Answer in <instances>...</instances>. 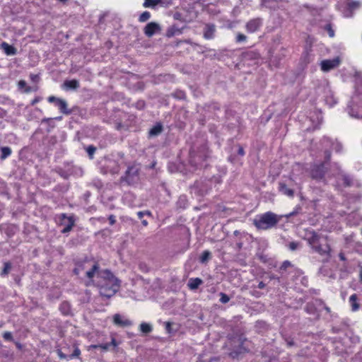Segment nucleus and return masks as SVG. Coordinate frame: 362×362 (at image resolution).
I'll return each mask as SVG.
<instances>
[{
    "mask_svg": "<svg viewBox=\"0 0 362 362\" xmlns=\"http://www.w3.org/2000/svg\"><path fill=\"white\" fill-rule=\"evenodd\" d=\"M203 284V281L199 278H191L189 279L187 286L190 290L197 289Z\"/></svg>",
    "mask_w": 362,
    "mask_h": 362,
    "instance_id": "16",
    "label": "nucleus"
},
{
    "mask_svg": "<svg viewBox=\"0 0 362 362\" xmlns=\"http://www.w3.org/2000/svg\"><path fill=\"white\" fill-rule=\"evenodd\" d=\"M58 100H59V98H56L54 96H49L47 98V100H48L49 103H54L55 105H56V103L57 102Z\"/></svg>",
    "mask_w": 362,
    "mask_h": 362,
    "instance_id": "37",
    "label": "nucleus"
},
{
    "mask_svg": "<svg viewBox=\"0 0 362 362\" xmlns=\"http://www.w3.org/2000/svg\"><path fill=\"white\" fill-rule=\"evenodd\" d=\"M139 168L137 165L129 166L124 177V180L129 184L133 185L139 180Z\"/></svg>",
    "mask_w": 362,
    "mask_h": 362,
    "instance_id": "6",
    "label": "nucleus"
},
{
    "mask_svg": "<svg viewBox=\"0 0 362 362\" xmlns=\"http://www.w3.org/2000/svg\"><path fill=\"white\" fill-rule=\"evenodd\" d=\"M246 57L257 59L259 58V54L255 52H249L246 54Z\"/></svg>",
    "mask_w": 362,
    "mask_h": 362,
    "instance_id": "32",
    "label": "nucleus"
},
{
    "mask_svg": "<svg viewBox=\"0 0 362 362\" xmlns=\"http://www.w3.org/2000/svg\"><path fill=\"white\" fill-rule=\"evenodd\" d=\"M282 216L272 211L257 215L254 219V225L260 230H268L274 228L281 221Z\"/></svg>",
    "mask_w": 362,
    "mask_h": 362,
    "instance_id": "3",
    "label": "nucleus"
},
{
    "mask_svg": "<svg viewBox=\"0 0 362 362\" xmlns=\"http://www.w3.org/2000/svg\"><path fill=\"white\" fill-rule=\"evenodd\" d=\"M140 330L143 333L148 334V333H150L152 331V327H151V325H149L148 323L142 322L140 325Z\"/></svg>",
    "mask_w": 362,
    "mask_h": 362,
    "instance_id": "23",
    "label": "nucleus"
},
{
    "mask_svg": "<svg viewBox=\"0 0 362 362\" xmlns=\"http://www.w3.org/2000/svg\"><path fill=\"white\" fill-rule=\"evenodd\" d=\"M30 78H31L32 81H37V79H38V78H39V77H38V76H37V75L31 74V75H30Z\"/></svg>",
    "mask_w": 362,
    "mask_h": 362,
    "instance_id": "43",
    "label": "nucleus"
},
{
    "mask_svg": "<svg viewBox=\"0 0 362 362\" xmlns=\"http://www.w3.org/2000/svg\"><path fill=\"white\" fill-rule=\"evenodd\" d=\"M238 154L241 156L245 155V151L243 147L239 146L238 148Z\"/></svg>",
    "mask_w": 362,
    "mask_h": 362,
    "instance_id": "41",
    "label": "nucleus"
},
{
    "mask_svg": "<svg viewBox=\"0 0 362 362\" xmlns=\"http://www.w3.org/2000/svg\"><path fill=\"white\" fill-rule=\"evenodd\" d=\"M57 354L62 359L71 361L75 358H78L81 354V351L75 344L71 346L66 344L57 350Z\"/></svg>",
    "mask_w": 362,
    "mask_h": 362,
    "instance_id": "4",
    "label": "nucleus"
},
{
    "mask_svg": "<svg viewBox=\"0 0 362 362\" xmlns=\"http://www.w3.org/2000/svg\"><path fill=\"white\" fill-rule=\"evenodd\" d=\"M279 190L282 194H284L289 197H292L293 196V189L288 188L285 184H283V183L280 184Z\"/></svg>",
    "mask_w": 362,
    "mask_h": 362,
    "instance_id": "21",
    "label": "nucleus"
},
{
    "mask_svg": "<svg viewBox=\"0 0 362 362\" xmlns=\"http://www.w3.org/2000/svg\"><path fill=\"white\" fill-rule=\"evenodd\" d=\"M55 105L58 107L63 114L69 115L70 113V111L67 108V103L64 100L59 98Z\"/></svg>",
    "mask_w": 362,
    "mask_h": 362,
    "instance_id": "17",
    "label": "nucleus"
},
{
    "mask_svg": "<svg viewBox=\"0 0 362 362\" xmlns=\"http://www.w3.org/2000/svg\"><path fill=\"white\" fill-rule=\"evenodd\" d=\"M300 246V243L298 242H291L288 245V248L291 251L297 250Z\"/></svg>",
    "mask_w": 362,
    "mask_h": 362,
    "instance_id": "29",
    "label": "nucleus"
},
{
    "mask_svg": "<svg viewBox=\"0 0 362 362\" xmlns=\"http://www.w3.org/2000/svg\"><path fill=\"white\" fill-rule=\"evenodd\" d=\"M96 148L93 146H89L86 148V151L90 158H93V154L95 152Z\"/></svg>",
    "mask_w": 362,
    "mask_h": 362,
    "instance_id": "30",
    "label": "nucleus"
},
{
    "mask_svg": "<svg viewBox=\"0 0 362 362\" xmlns=\"http://www.w3.org/2000/svg\"><path fill=\"white\" fill-rule=\"evenodd\" d=\"M311 306H312V305H310V304H308V305H307V307H306V310H307V312H308V313H313L311 310H310V308Z\"/></svg>",
    "mask_w": 362,
    "mask_h": 362,
    "instance_id": "48",
    "label": "nucleus"
},
{
    "mask_svg": "<svg viewBox=\"0 0 362 362\" xmlns=\"http://www.w3.org/2000/svg\"><path fill=\"white\" fill-rule=\"evenodd\" d=\"M246 39H247V37L242 33H238L236 36V42H244L246 40Z\"/></svg>",
    "mask_w": 362,
    "mask_h": 362,
    "instance_id": "34",
    "label": "nucleus"
},
{
    "mask_svg": "<svg viewBox=\"0 0 362 362\" xmlns=\"http://www.w3.org/2000/svg\"><path fill=\"white\" fill-rule=\"evenodd\" d=\"M150 18H151V13L148 11H144L140 15L139 20L140 22H146Z\"/></svg>",
    "mask_w": 362,
    "mask_h": 362,
    "instance_id": "25",
    "label": "nucleus"
},
{
    "mask_svg": "<svg viewBox=\"0 0 362 362\" xmlns=\"http://www.w3.org/2000/svg\"><path fill=\"white\" fill-rule=\"evenodd\" d=\"M339 64V57H336L332 59H325L320 62V68L323 72H328Z\"/></svg>",
    "mask_w": 362,
    "mask_h": 362,
    "instance_id": "7",
    "label": "nucleus"
},
{
    "mask_svg": "<svg viewBox=\"0 0 362 362\" xmlns=\"http://www.w3.org/2000/svg\"><path fill=\"white\" fill-rule=\"evenodd\" d=\"M144 214V212H142V211H139L137 213V215H138L139 218H141L143 217Z\"/></svg>",
    "mask_w": 362,
    "mask_h": 362,
    "instance_id": "46",
    "label": "nucleus"
},
{
    "mask_svg": "<svg viewBox=\"0 0 362 362\" xmlns=\"http://www.w3.org/2000/svg\"><path fill=\"white\" fill-rule=\"evenodd\" d=\"M74 272L86 280V286L95 284L98 286L100 295L106 298H110L119 289L117 279L108 270H99L98 264L93 259H86L78 262Z\"/></svg>",
    "mask_w": 362,
    "mask_h": 362,
    "instance_id": "1",
    "label": "nucleus"
},
{
    "mask_svg": "<svg viewBox=\"0 0 362 362\" xmlns=\"http://www.w3.org/2000/svg\"><path fill=\"white\" fill-rule=\"evenodd\" d=\"M61 221L62 225L64 226V228L62 230L63 233L69 232L74 226L75 219L73 216H67L65 214H62Z\"/></svg>",
    "mask_w": 362,
    "mask_h": 362,
    "instance_id": "8",
    "label": "nucleus"
},
{
    "mask_svg": "<svg viewBox=\"0 0 362 362\" xmlns=\"http://www.w3.org/2000/svg\"><path fill=\"white\" fill-rule=\"evenodd\" d=\"M9 228H11V231L13 233H15V230H16V229L15 226H10Z\"/></svg>",
    "mask_w": 362,
    "mask_h": 362,
    "instance_id": "49",
    "label": "nucleus"
},
{
    "mask_svg": "<svg viewBox=\"0 0 362 362\" xmlns=\"http://www.w3.org/2000/svg\"><path fill=\"white\" fill-rule=\"evenodd\" d=\"M130 197H132V194H126L124 197H123V199L124 201H126L127 199H129Z\"/></svg>",
    "mask_w": 362,
    "mask_h": 362,
    "instance_id": "45",
    "label": "nucleus"
},
{
    "mask_svg": "<svg viewBox=\"0 0 362 362\" xmlns=\"http://www.w3.org/2000/svg\"><path fill=\"white\" fill-rule=\"evenodd\" d=\"M144 214H146L147 215H150L151 214V213L149 211H146V212H144Z\"/></svg>",
    "mask_w": 362,
    "mask_h": 362,
    "instance_id": "55",
    "label": "nucleus"
},
{
    "mask_svg": "<svg viewBox=\"0 0 362 362\" xmlns=\"http://www.w3.org/2000/svg\"><path fill=\"white\" fill-rule=\"evenodd\" d=\"M58 1H60V2H63V3L67 1V0H58Z\"/></svg>",
    "mask_w": 362,
    "mask_h": 362,
    "instance_id": "54",
    "label": "nucleus"
},
{
    "mask_svg": "<svg viewBox=\"0 0 362 362\" xmlns=\"http://www.w3.org/2000/svg\"><path fill=\"white\" fill-rule=\"evenodd\" d=\"M158 4V2L157 0H145L144 3V6L146 8L156 6Z\"/></svg>",
    "mask_w": 362,
    "mask_h": 362,
    "instance_id": "27",
    "label": "nucleus"
},
{
    "mask_svg": "<svg viewBox=\"0 0 362 362\" xmlns=\"http://www.w3.org/2000/svg\"><path fill=\"white\" fill-rule=\"evenodd\" d=\"M309 245L314 252L322 256L329 257L331 250L327 240L317 234L315 231L308 233L306 238Z\"/></svg>",
    "mask_w": 362,
    "mask_h": 362,
    "instance_id": "2",
    "label": "nucleus"
},
{
    "mask_svg": "<svg viewBox=\"0 0 362 362\" xmlns=\"http://www.w3.org/2000/svg\"><path fill=\"white\" fill-rule=\"evenodd\" d=\"M142 223L144 225V226H146L148 224L147 221H142Z\"/></svg>",
    "mask_w": 362,
    "mask_h": 362,
    "instance_id": "51",
    "label": "nucleus"
},
{
    "mask_svg": "<svg viewBox=\"0 0 362 362\" xmlns=\"http://www.w3.org/2000/svg\"><path fill=\"white\" fill-rule=\"evenodd\" d=\"M160 25L154 22L148 23L144 28V33L147 37H152L153 35L159 32Z\"/></svg>",
    "mask_w": 362,
    "mask_h": 362,
    "instance_id": "10",
    "label": "nucleus"
},
{
    "mask_svg": "<svg viewBox=\"0 0 362 362\" xmlns=\"http://www.w3.org/2000/svg\"><path fill=\"white\" fill-rule=\"evenodd\" d=\"M265 286H266V284L263 281H260L258 284L257 288L259 289H263L265 288Z\"/></svg>",
    "mask_w": 362,
    "mask_h": 362,
    "instance_id": "42",
    "label": "nucleus"
},
{
    "mask_svg": "<svg viewBox=\"0 0 362 362\" xmlns=\"http://www.w3.org/2000/svg\"><path fill=\"white\" fill-rule=\"evenodd\" d=\"M291 264L289 261H285L283 262L281 267V269L283 270V269H286L288 267H291Z\"/></svg>",
    "mask_w": 362,
    "mask_h": 362,
    "instance_id": "35",
    "label": "nucleus"
},
{
    "mask_svg": "<svg viewBox=\"0 0 362 362\" xmlns=\"http://www.w3.org/2000/svg\"><path fill=\"white\" fill-rule=\"evenodd\" d=\"M0 151H1V156H0V158L1 160H4L5 159H6L8 157H9L11 153H12V150L10 147L8 146H3V147H1L0 148Z\"/></svg>",
    "mask_w": 362,
    "mask_h": 362,
    "instance_id": "20",
    "label": "nucleus"
},
{
    "mask_svg": "<svg viewBox=\"0 0 362 362\" xmlns=\"http://www.w3.org/2000/svg\"><path fill=\"white\" fill-rule=\"evenodd\" d=\"M63 86L66 90H75L79 87V82L76 79L65 81Z\"/></svg>",
    "mask_w": 362,
    "mask_h": 362,
    "instance_id": "18",
    "label": "nucleus"
},
{
    "mask_svg": "<svg viewBox=\"0 0 362 362\" xmlns=\"http://www.w3.org/2000/svg\"><path fill=\"white\" fill-rule=\"evenodd\" d=\"M162 130V125L160 123H158L149 130V135L151 136H156L161 133Z\"/></svg>",
    "mask_w": 362,
    "mask_h": 362,
    "instance_id": "19",
    "label": "nucleus"
},
{
    "mask_svg": "<svg viewBox=\"0 0 362 362\" xmlns=\"http://www.w3.org/2000/svg\"><path fill=\"white\" fill-rule=\"evenodd\" d=\"M325 30L327 32L330 37H333L334 36V31L330 24H327L325 27Z\"/></svg>",
    "mask_w": 362,
    "mask_h": 362,
    "instance_id": "28",
    "label": "nucleus"
},
{
    "mask_svg": "<svg viewBox=\"0 0 362 362\" xmlns=\"http://www.w3.org/2000/svg\"><path fill=\"white\" fill-rule=\"evenodd\" d=\"M323 308H325L327 312H329V309L327 307L324 306Z\"/></svg>",
    "mask_w": 362,
    "mask_h": 362,
    "instance_id": "53",
    "label": "nucleus"
},
{
    "mask_svg": "<svg viewBox=\"0 0 362 362\" xmlns=\"http://www.w3.org/2000/svg\"><path fill=\"white\" fill-rule=\"evenodd\" d=\"M207 157V155L206 153L202 155H197L194 151H191L189 152V167L188 169L189 172H194L199 168L202 167V162L205 160V158Z\"/></svg>",
    "mask_w": 362,
    "mask_h": 362,
    "instance_id": "5",
    "label": "nucleus"
},
{
    "mask_svg": "<svg viewBox=\"0 0 362 362\" xmlns=\"http://www.w3.org/2000/svg\"><path fill=\"white\" fill-rule=\"evenodd\" d=\"M18 86L21 88L25 87L26 86V82L25 81H23V80L20 81L18 82Z\"/></svg>",
    "mask_w": 362,
    "mask_h": 362,
    "instance_id": "40",
    "label": "nucleus"
},
{
    "mask_svg": "<svg viewBox=\"0 0 362 362\" xmlns=\"http://www.w3.org/2000/svg\"><path fill=\"white\" fill-rule=\"evenodd\" d=\"M215 31H216V28L214 25L207 24L204 28V37L206 39L213 38Z\"/></svg>",
    "mask_w": 362,
    "mask_h": 362,
    "instance_id": "15",
    "label": "nucleus"
},
{
    "mask_svg": "<svg viewBox=\"0 0 362 362\" xmlns=\"http://www.w3.org/2000/svg\"><path fill=\"white\" fill-rule=\"evenodd\" d=\"M324 164L314 166L311 170V175L315 179H321L325 174Z\"/></svg>",
    "mask_w": 362,
    "mask_h": 362,
    "instance_id": "12",
    "label": "nucleus"
},
{
    "mask_svg": "<svg viewBox=\"0 0 362 362\" xmlns=\"http://www.w3.org/2000/svg\"><path fill=\"white\" fill-rule=\"evenodd\" d=\"M293 344V341H288V346H292Z\"/></svg>",
    "mask_w": 362,
    "mask_h": 362,
    "instance_id": "50",
    "label": "nucleus"
},
{
    "mask_svg": "<svg viewBox=\"0 0 362 362\" xmlns=\"http://www.w3.org/2000/svg\"><path fill=\"white\" fill-rule=\"evenodd\" d=\"M323 269H320V272H321L322 273L323 272Z\"/></svg>",
    "mask_w": 362,
    "mask_h": 362,
    "instance_id": "57",
    "label": "nucleus"
},
{
    "mask_svg": "<svg viewBox=\"0 0 362 362\" xmlns=\"http://www.w3.org/2000/svg\"><path fill=\"white\" fill-rule=\"evenodd\" d=\"M4 338L6 339V340H11L12 339V334L11 332H6L4 335H3Z\"/></svg>",
    "mask_w": 362,
    "mask_h": 362,
    "instance_id": "36",
    "label": "nucleus"
},
{
    "mask_svg": "<svg viewBox=\"0 0 362 362\" xmlns=\"http://www.w3.org/2000/svg\"><path fill=\"white\" fill-rule=\"evenodd\" d=\"M326 158H327V159H329V153H327V155H326Z\"/></svg>",
    "mask_w": 362,
    "mask_h": 362,
    "instance_id": "56",
    "label": "nucleus"
},
{
    "mask_svg": "<svg viewBox=\"0 0 362 362\" xmlns=\"http://www.w3.org/2000/svg\"><path fill=\"white\" fill-rule=\"evenodd\" d=\"M113 322L116 325L120 326V327H128L132 325V322L119 314H115L113 316Z\"/></svg>",
    "mask_w": 362,
    "mask_h": 362,
    "instance_id": "11",
    "label": "nucleus"
},
{
    "mask_svg": "<svg viewBox=\"0 0 362 362\" xmlns=\"http://www.w3.org/2000/svg\"><path fill=\"white\" fill-rule=\"evenodd\" d=\"M69 308V305L67 303H63L60 306V309L64 314L68 313Z\"/></svg>",
    "mask_w": 362,
    "mask_h": 362,
    "instance_id": "33",
    "label": "nucleus"
},
{
    "mask_svg": "<svg viewBox=\"0 0 362 362\" xmlns=\"http://www.w3.org/2000/svg\"><path fill=\"white\" fill-rule=\"evenodd\" d=\"M117 345H118V344L117 343L114 337H112L110 343H105V344L92 345L91 347H93L94 349L100 348L103 350H109L111 347L115 348Z\"/></svg>",
    "mask_w": 362,
    "mask_h": 362,
    "instance_id": "13",
    "label": "nucleus"
},
{
    "mask_svg": "<svg viewBox=\"0 0 362 362\" xmlns=\"http://www.w3.org/2000/svg\"><path fill=\"white\" fill-rule=\"evenodd\" d=\"M108 219H109V221H110V225H113V224H115V222H116V218H115V216H113V215H110V216H109Z\"/></svg>",
    "mask_w": 362,
    "mask_h": 362,
    "instance_id": "39",
    "label": "nucleus"
},
{
    "mask_svg": "<svg viewBox=\"0 0 362 362\" xmlns=\"http://www.w3.org/2000/svg\"><path fill=\"white\" fill-rule=\"evenodd\" d=\"M262 4L272 9H276L279 7L277 6V0H262Z\"/></svg>",
    "mask_w": 362,
    "mask_h": 362,
    "instance_id": "22",
    "label": "nucleus"
},
{
    "mask_svg": "<svg viewBox=\"0 0 362 362\" xmlns=\"http://www.w3.org/2000/svg\"><path fill=\"white\" fill-rule=\"evenodd\" d=\"M31 91V89L30 88H28L26 90H25V92L28 93V92H30Z\"/></svg>",
    "mask_w": 362,
    "mask_h": 362,
    "instance_id": "52",
    "label": "nucleus"
},
{
    "mask_svg": "<svg viewBox=\"0 0 362 362\" xmlns=\"http://www.w3.org/2000/svg\"><path fill=\"white\" fill-rule=\"evenodd\" d=\"M171 325L172 324L170 322H165V329L168 334H171L173 332Z\"/></svg>",
    "mask_w": 362,
    "mask_h": 362,
    "instance_id": "38",
    "label": "nucleus"
},
{
    "mask_svg": "<svg viewBox=\"0 0 362 362\" xmlns=\"http://www.w3.org/2000/svg\"><path fill=\"white\" fill-rule=\"evenodd\" d=\"M210 255L211 254L209 251H204L200 257V262L202 263H205L206 262H207L210 257Z\"/></svg>",
    "mask_w": 362,
    "mask_h": 362,
    "instance_id": "26",
    "label": "nucleus"
},
{
    "mask_svg": "<svg viewBox=\"0 0 362 362\" xmlns=\"http://www.w3.org/2000/svg\"><path fill=\"white\" fill-rule=\"evenodd\" d=\"M221 298H220V301L222 303H226L229 301L230 300V298L228 297V295L223 293H221Z\"/></svg>",
    "mask_w": 362,
    "mask_h": 362,
    "instance_id": "31",
    "label": "nucleus"
},
{
    "mask_svg": "<svg viewBox=\"0 0 362 362\" xmlns=\"http://www.w3.org/2000/svg\"><path fill=\"white\" fill-rule=\"evenodd\" d=\"M40 101V98H35L32 102H31V105H34L35 104H36L37 103H38Z\"/></svg>",
    "mask_w": 362,
    "mask_h": 362,
    "instance_id": "44",
    "label": "nucleus"
},
{
    "mask_svg": "<svg viewBox=\"0 0 362 362\" xmlns=\"http://www.w3.org/2000/svg\"><path fill=\"white\" fill-rule=\"evenodd\" d=\"M11 269V264L9 262H5L4 265V268L1 272V276H6L9 273Z\"/></svg>",
    "mask_w": 362,
    "mask_h": 362,
    "instance_id": "24",
    "label": "nucleus"
},
{
    "mask_svg": "<svg viewBox=\"0 0 362 362\" xmlns=\"http://www.w3.org/2000/svg\"><path fill=\"white\" fill-rule=\"evenodd\" d=\"M296 214V211L291 212V213H289L288 214L286 215V217L289 218V217H291V216H293V215H294V214Z\"/></svg>",
    "mask_w": 362,
    "mask_h": 362,
    "instance_id": "47",
    "label": "nucleus"
},
{
    "mask_svg": "<svg viewBox=\"0 0 362 362\" xmlns=\"http://www.w3.org/2000/svg\"><path fill=\"white\" fill-rule=\"evenodd\" d=\"M262 23L263 22L262 18H257L252 19L247 23L245 25L246 30L248 33H255L261 28Z\"/></svg>",
    "mask_w": 362,
    "mask_h": 362,
    "instance_id": "9",
    "label": "nucleus"
},
{
    "mask_svg": "<svg viewBox=\"0 0 362 362\" xmlns=\"http://www.w3.org/2000/svg\"><path fill=\"white\" fill-rule=\"evenodd\" d=\"M1 47L4 50V52L8 56H13L16 54V49L8 45L7 42H2L1 44Z\"/></svg>",
    "mask_w": 362,
    "mask_h": 362,
    "instance_id": "14",
    "label": "nucleus"
}]
</instances>
